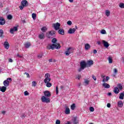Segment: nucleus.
<instances>
[{"instance_id":"1","label":"nucleus","mask_w":124,"mask_h":124,"mask_svg":"<svg viewBox=\"0 0 124 124\" xmlns=\"http://www.w3.org/2000/svg\"><path fill=\"white\" fill-rule=\"evenodd\" d=\"M44 96H43L41 98V101L42 102H45L46 103H50V97L51 96V93L48 91H45L44 92Z\"/></svg>"},{"instance_id":"2","label":"nucleus","mask_w":124,"mask_h":124,"mask_svg":"<svg viewBox=\"0 0 124 124\" xmlns=\"http://www.w3.org/2000/svg\"><path fill=\"white\" fill-rule=\"evenodd\" d=\"M80 67L78 69V72H81L82 70H84L86 67H87V62L85 61H82L80 63Z\"/></svg>"},{"instance_id":"3","label":"nucleus","mask_w":124,"mask_h":124,"mask_svg":"<svg viewBox=\"0 0 124 124\" xmlns=\"http://www.w3.org/2000/svg\"><path fill=\"white\" fill-rule=\"evenodd\" d=\"M12 79L10 78H8L7 79L3 81V84L4 85V86L7 88V87L9 86V83H10V82H12Z\"/></svg>"},{"instance_id":"4","label":"nucleus","mask_w":124,"mask_h":124,"mask_svg":"<svg viewBox=\"0 0 124 124\" xmlns=\"http://www.w3.org/2000/svg\"><path fill=\"white\" fill-rule=\"evenodd\" d=\"M56 35V32L54 31H49L48 34H47L48 38H54Z\"/></svg>"},{"instance_id":"5","label":"nucleus","mask_w":124,"mask_h":124,"mask_svg":"<svg viewBox=\"0 0 124 124\" xmlns=\"http://www.w3.org/2000/svg\"><path fill=\"white\" fill-rule=\"evenodd\" d=\"M50 75L49 74H46L45 76V79H44V81L45 83H48L51 81V78H50Z\"/></svg>"},{"instance_id":"6","label":"nucleus","mask_w":124,"mask_h":124,"mask_svg":"<svg viewBox=\"0 0 124 124\" xmlns=\"http://www.w3.org/2000/svg\"><path fill=\"white\" fill-rule=\"evenodd\" d=\"M72 53H73V48L71 47H69L67 51L65 52L66 56H69V55Z\"/></svg>"},{"instance_id":"7","label":"nucleus","mask_w":124,"mask_h":124,"mask_svg":"<svg viewBox=\"0 0 124 124\" xmlns=\"http://www.w3.org/2000/svg\"><path fill=\"white\" fill-rule=\"evenodd\" d=\"M60 27H61V24L59 22L53 24V28L55 29V31L60 30Z\"/></svg>"},{"instance_id":"8","label":"nucleus","mask_w":124,"mask_h":124,"mask_svg":"<svg viewBox=\"0 0 124 124\" xmlns=\"http://www.w3.org/2000/svg\"><path fill=\"white\" fill-rule=\"evenodd\" d=\"M86 64L87 65V67H91L93 64V60H90L87 61Z\"/></svg>"},{"instance_id":"9","label":"nucleus","mask_w":124,"mask_h":124,"mask_svg":"<svg viewBox=\"0 0 124 124\" xmlns=\"http://www.w3.org/2000/svg\"><path fill=\"white\" fill-rule=\"evenodd\" d=\"M18 31V28L17 27H14L13 28H12L10 30V32L13 34L14 33V31Z\"/></svg>"},{"instance_id":"10","label":"nucleus","mask_w":124,"mask_h":124,"mask_svg":"<svg viewBox=\"0 0 124 124\" xmlns=\"http://www.w3.org/2000/svg\"><path fill=\"white\" fill-rule=\"evenodd\" d=\"M4 47L5 49H6L7 50H8V49H9L10 46L8 42L5 41L4 42Z\"/></svg>"},{"instance_id":"11","label":"nucleus","mask_w":124,"mask_h":124,"mask_svg":"<svg viewBox=\"0 0 124 124\" xmlns=\"http://www.w3.org/2000/svg\"><path fill=\"white\" fill-rule=\"evenodd\" d=\"M56 47V45L55 44H52V45H49L47 46V49H51L52 50H54Z\"/></svg>"},{"instance_id":"12","label":"nucleus","mask_w":124,"mask_h":124,"mask_svg":"<svg viewBox=\"0 0 124 124\" xmlns=\"http://www.w3.org/2000/svg\"><path fill=\"white\" fill-rule=\"evenodd\" d=\"M102 42L104 47H105L106 48H108V47H109V45L108 42H106L105 40H102Z\"/></svg>"},{"instance_id":"13","label":"nucleus","mask_w":124,"mask_h":124,"mask_svg":"<svg viewBox=\"0 0 124 124\" xmlns=\"http://www.w3.org/2000/svg\"><path fill=\"white\" fill-rule=\"evenodd\" d=\"M5 24V20L2 17H0V25L2 26Z\"/></svg>"},{"instance_id":"14","label":"nucleus","mask_w":124,"mask_h":124,"mask_svg":"<svg viewBox=\"0 0 124 124\" xmlns=\"http://www.w3.org/2000/svg\"><path fill=\"white\" fill-rule=\"evenodd\" d=\"M7 88L5 86H0V91L2 93H5Z\"/></svg>"},{"instance_id":"15","label":"nucleus","mask_w":124,"mask_h":124,"mask_svg":"<svg viewBox=\"0 0 124 124\" xmlns=\"http://www.w3.org/2000/svg\"><path fill=\"white\" fill-rule=\"evenodd\" d=\"M38 37L40 39H44L45 38V34L42 32L39 34Z\"/></svg>"},{"instance_id":"16","label":"nucleus","mask_w":124,"mask_h":124,"mask_svg":"<svg viewBox=\"0 0 124 124\" xmlns=\"http://www.w3.org/2000/svg\"><path fill=\"white\" fill-rule=\"evenodd\" d=\"M76 31V29H75V28L73 29H70L68 31V33H69L70 34H72V33H74Z\"/></svg>"},{"instance_id":"17","label":"nucleus","mask_w":124,"mask_h":124,"mask_svg":"<svg viewBox=\"0 0 124 124\" xmlns=\"http://www.w3.org/2000/svg\"><path fill=\"white\" fill-rule=\"evenodd\" d=\"M21 5H22L24 7L28 6V1L26 0H23L21 1Z\"/></svg>"},{"instance_id":"18","label":"nucleus","mask_w":124,"mask_h":124,"mask_svg":"<svg viewBox=\"0 0 124 124\" xmlns=\"http://www.w3.org/2000/svg\"><path fill=\"white\" fill-rule=\"evenodd\" d=\"M65 113L66 115H69L70 114V109L67 107H65Z\"/></svg>"},{"instance_id":"19","label":"nucleus","mask_w":124,"mask_h":124,"mask_svg":"<svg viewBox=\"0 0 124 124\" xmlns=\"http://www.w3.org/2000/svg\"><path fill=\"white\" fill-rule=\"evenodd\" d=\"M102 86L105 88V89H109L110 88V85L106 83H103Z\"/></svg>"},{"instance_id":"20","label":"nucleus","mask_w":124,"mask_h":124,"mask_svg":"<svg viewBox=\"0 0 124 124\" xmlns=\"http://www.w3.org/2000/svg\"><path fill=\"white\" fill-rule=\"evenodd\" d=\"M73 122L74 124H79V121H78V119H77V117H75L73 119Z\"/></svg>"},{"instance_id":"21","label":"nucleus","mask_w":124,"mask_h":124,"mask_svg":"<svg viewBox=\"0 0 124 124\" xmlns=\"http://www.w3.org/2000/svg\"><path fill=\"white\" fill-rule=\"evenodd\" d=\"M118 107H120V108H122L123 106H124V104L123 103V101H119L117 103Z\"/></svg>"},{"instance_id":"22","label":"nucleus","mask_w":124,"mask_h":124,"mask_svg":"<svg viewBox=\"0 0 124 124\" xmlns=\"http://www.w3.org/2000/svg\"><path fill=\"white\" fill-rule=\"evenodd\" d=\"M113 92L114 93H116L117 94L120 93V90H119V88L115 87L114 88Z\"/></svg>"},{"instance_id":"23","label":"nucleus","mask_w":124,"mask_h":124,"mask_svg":"<svg viewBox=\"0 0 124 124\" xmlns=\"http://www.w3.org/2000/svg\"><path fill=\"white\" fill-rule=\"evenodd\" d=\"M124 92L121 93L119 95V99H124Z\"/></svg>"},{"instance_id":"24","label":"nucleus","mask_w":124,"mask_h":124,"mask_svg":"<svg viewBox=\"0 0 124 124\" xmlns=\"http://www.w3.org/2000/svg\"><path fill=\"white\" fill-rule=\"evenodd\" d=\"M91 48V46L89 44H85V50H89Z\"/></svg>"},{"instance_id":"25","label":"nucleus","mask_w":124,"mask_h":124,"mask_svg":"<svg viewBox=\"0 0 124 124\" xmlns=\"http://www.w3.org/2000/svg\"><path fill=\"white\" fill-rule=\"evenodd\" d=\"M58 32L60 34H62V35H63L64 34V31L63 30V29L59 30Z\"/></svg>"},{"instance_id":"26","label":"nucleus","mask_w":124,"mask_h":124,"mask_svg":"<svg viewBox=\"0 0 124 124\" xmlns=\"http://www.w3.org/2000/svg\"><path fill=\"white\" fill-rule=\"evenodd\" d=\"M24 46L25 48H30L31 46V43H25L24 44Z\"/></svg>"},{"instance_id":"27","label":"nucleus","mask_w":124,"mask_h":124,"mask_svg":"<svg viewBox=\"0 0 124 124\" xmlns=\"http://www.w3.org/2000/svg\"><path fill=\"white\" fill-rule=\"evenodd\" d=\"M108 61L109 63H113V59H112V57H109L108 58Z\"/></svg>"},{"instance_id":"28","label":"nucleus","mask_w":124,"mask_h":124,"mask_svg":"<svg viewBox=\"0 0 124 124\" xmlns=\"http://www.w3.org/2000/svg\"><path fill=\"white\" fill-rule=\"evenodd\" d=\"M45 84H46V86L47 88H50V87H52V84L50 82H45Z\"/></svg>"},{"instance_id":"29","label":"nucleus","mask_w":124,"mask_h":124,"mask_svg":"<svg viewBox=\"0 0 124 124\" xmlns=\"http://www.w3.org/2000/svg\"><path fill=\"white\" fill-rule=\"evenodd\" d=\"M41 31L43 32H46L47 31V28L46 27H43L41 28Z\"/></svg>"},{"instance_id":"30","label":"nucleus","mask_w":124,"mask_h":124,"mask_svg":"<svg viewBox=\"0 0 124 124\" xmlns=\"http://www.w3.org/2000/svg\"><path fill=\"white\" fill-rule=\"evenodd\" d=\"M7 18L8 20H12L13 16L11 15H8L7 16Z\"/></svg>"},{"instance_id":"31","label":"nucleus","mask_w":124,"mask_h":124,"mask_svg":"<svg viewBox=\"0 0 124 124\" xmlns=\"http://www.w3.org/2000/svg\"><path fill=\"white\" fill-rule=\"evenodd\" d=\"M76 108V105H75V104H73L71 106V109L72 110H74L75 109V108Z\"/></svg>"},{"instance_id":"32","label":"nucleus","mask_w":124,"mask_h":124,"mask_svg":"<svg viewBox=\"0 0 124 124\" xmlns=\"http://www.w3.org/2000/svg\"><path fill=\"white\" fill-rule=\"evenodd\" d=\"M90 83V81L87 79H84V84L85 85H89V83Z\"/></svg>"},{"instance_id":"33","label":"nucleus","mask_w":124,"mask_h":124,"mask_svg":"<svg viewBox=\"0 0 124 124\" xmlns=\"http://www.w3.org/2000/svg\"><path fill=\"white\" fill-rule=\"evenodd\" d=\"M55 48V49H60V48H61V46L60 45V44H56Z\"/></svg>"},{"instance_id":"34","label":"nucleus","mask_w":124,"mask_h":124,"mask_svg":"<svg viewBox=\"0 0 124 124\" xmlns=\"http://www.w3.org/2000/svg\"><path fill=\"white\" fill-rule=\"evenodd\" d=\"M57 40L55 38H54L52 39L51 42H52V43H53L54 44H56V43H57Z\"/></svg>"},{"instance_id":"35","label":"nucleus","mask_w":124,"mask_h":124,"mask_svg":"<svg viewBox=\"0 0 124 124\" xmlns=\"http://www.w3.org/2000/svg\"><path fill=\"white\" fill-rule=\"evenodd\" d=\"M117 88H118L119 90H123V86H122V84H118L117 85Z\"/></svg>"},{"instance_id":"36","label":"nucleus","mask_w":124,"mask_h":124,"mask_svg":"<svg viewBox=\"0 0 124 124\" xmlns=\"http://www.w3.org/2000/svg\"><path fill=\"white\" fill-rule=\"evenodd\" d=\"M3 30H0V37H2V36H3Z\"/></svg>"},{"instance_id":"37","label":"nucleus","mask_w":124,"mask_h":124,"mask_svg":"<svg viewBox=\"0 0 124 124\" xmlns=\"http://www.w3.org/2000/svg\"><path fill=\"white\" fill-rule=\"evenodd\" d=\"M32 18L33 20H35V19H36V14L33 13L32 14Z\"/></svg>"},{"instance_id":"38","label":"nucleus","mask_w":124,"mask_h":124,"mask_svg":"<svg viewBox=\"0 0 124 124\" xmlns=\"http://www.w3.org/2000/svg\"><path fill=\"white\" fill-rule=\"evenodd\" d=\"M119 7H120V8H124V3H120L119 4Z\"/></svg>"},{"instance_id":"39","label":"nucleus","mask_w":124,"mask_h":124,"mask_svg":"<svg viewBox=\"0 0 124 124\" xmlns=\"http://www.w3.org/2000/svg\"><path fill=\"white\" fill-rule=\"evenodd\" d=\"M106 15L108 16H110V11H109L108 10H107L106 12Z\"/></svg>"},{"instance_id":"40","label":"nucleus","mask_w":124,"mask_h":124,"mask_svg":"<svg viewBox=\"0 0 124 124\" xmlns=\"http://www.w3.org/2000/svg\"><path fill=\"white\" fill-rule=\"evenodd\" d=\"M101 33H102V34H106V31H105V30H102L101 31Z\"/></svg>"},{"instance_id":"41","label":"nucleus","mask_w":124,"mask_h":124,"mask_svg":"<svg viewBox=\"0 0 124 124\" xmlns=\"http://www.w3.org/2000/svg\"><path fill=\"white\" fill-rule=\"evenodd\" d=\"M89 109L91 112H93V111H94V108L93 107H90Z\"/></svg>"},{"instance_id":"42","label":"nucleus","mask_w":124,"mask_h":124,"mask_svg":"<svg viewBox=\"0 0 124 124\" xmlns=\"http://www.w3.org/2000/svg\"><path fill=\"white\" fill-rule=\"evenodd\" d=\"M67 25H68L69 26H71V25H72V22H71V21L69 20L67 22Z\"/></svg>"},{"instance_id":"43","label":"nucleus","mask_w":124,"mask_h":124,"mask_svg":"<svg viewBox=\"0 0 124 124\" xmlns=\"http://www.w3.org/2000/svg\"><path fill=\"white\" fill-rule=\"evenodd\" d=\"M32 87H35L36 86V82L35 81L32 82Z\"/></svg>"},{"instance_id":"44","label":"nucleus","mask_w":124,"mask_h":124,"mask_svg":"<svg viewBox=\"0 0 124 124\" xmlns=\"http://www.w3.org/2000/svg\"><path fill=\"white\" fill-rule=\"evenodd\" d=\"M113 72L114 74H117V73L118 72V70L116 68H114L113 69Z\"/></svg>"},{"instance_id":"45","label":"nucleus","mask_w":124,"mask_h":124,"mask_svg":"<svg viewBox=\"0 0 124 124\" xmlns=\"http://www.w3.org/2000/svg\"><path fill=\"white\" fill-rule=\"evenodd\" d=\"M43 56V54H39L38 55V59H41L42 58V56Z\"/></svg>"},{"instance_id":"46","label":"nucleus","mask_w":124,"mask_h":124,"mask_svg":"<svg viewBox=\"0 0 124 124\" xmlns=\"http://www.w3.org/2000/svg\"><path fill=\"white\" fill-rule=\"evenodd\" d=\"M92 78L94 79V81H96V77L94 75H92Z\"/></svg>"},{"instance_id":"47","label":"nucleus","mask_w":124,"mask_h":124,"mask_svg":"<svg viewBox=\"0 0 124 124\" xmlns=\"http://www.w3.org/2000/svg\"><path fill=\"white\" fill-rule=\"evenodd\" d=\"M56 94H59V88H58V86L56 87Z\"/></svg>"},{"instance_id":"48","label":"nucleus","mask_w":124,"mask_h":124,"mask_svg":"<svg viewBox=\"0 0 124 124\" xmlns=\"http://www.w3.org/2000/svg\"><path fill=\"white\" fill-rule=\"evenodd\" d=\"M56 124H61V121L59 120H57L56 122Z\"/></svg>"},{"instance_id":"49","label":"nucleus","mask_w":124,"mask_h":124,"mask_svg":"<svg viewBox=\"0 0 124 124\" xmlns=\"http://www.w3.org/2000/svg\"><path fill=\"white\" fill-rule=\"evenodd\" d=\"M24 7H25L22 5H21V6H19V8H20V10H23V8H24Z\"/></svg>"},{"instance_id":"50","label":"nucleus","mask_w":124,"mask_h":124,"mask_svg":"<svg viewBox=\"0 0 124 124\" xmlns=\"http://www.w3.org/2000/svg\"><path fill=\"white\" fill-rule=\"evenodd\" d=\"M24 95H29V92H28V91H25L24 92Z\"/></svg>"},{"instance_id":"51","label":"nucleus","mask_w":124,"mask_h":124,"mask_svg":"<svg viewBox=\"0 0 124 124\" xmlns=\"http://www.w3.org/2000/svg\"><path fill=\"white\" fill-rule=\"evenodd\" d=\"M25 74H26L27 75V78H30V74H29V73L26 72V73H25Z\"/></svg>"},{"instance_id":"52","label":"nucleus","mask_w":124,"mask_h":124,"mask_svg":"<svg viewBox=\"0 0 124 124\" xmlns=\"http://www.w3.org/2000/svg\"><path fill=\"white\" fill-rule=\"evenodd\" d=\"M110 79V77H107L106 78V82H108V80Z\"/></svg>"},{"instance_id":"53","label":"nucleus","mask_w":124,"mask_h":124,"mask_svg":"<svg viewBox=\"0 0 124 124\" xmlns=\"http://www.w3.org/2000/svg\"><path fill=\"white\" fill-rule=\"evenodd\" d=\"M107 107H108V108H110V107H111V104L108 103V104H107Z\"/></svg>"},{"instance_id":"54","label":"nucleus","mask_w":124,"mask_h":124,"mask_svg":"<svg viewBox=\"0 0 124 124\" xmlns=\"http://www.w3.org/2000/svg\"><path fill=\"white\" fill-rule=\"evenodd\" d=\"M93 54H96V53H97V51L96 50V49H94L93 51Z\"/></svg>"},{"instance_id":"55","label":"nucleus","mask_w":124,"mask_h":124,"mask_svg":"<svg viewBox=\"0 0 124 124\" xmlns=\"http://www.w3.org/2000/svg\"><path fill=\"white\" fill-rule=\"evenodd\" d=\"M9 62H13V60H12V59L11 58H10L9 59Z\"/></svg>"},{"instance_id":"56","label":"nucleus","mask_w":124,"mask_h":124,"mask_svg":"<svg viewBox=\"0 0 124 124\" xmlns=\"http://www.w3.org/2000/svg\"><path fill=\"white\" fill-rule=\"evenodd\" d=\"M97 44H98V45H100L101 44V43L100 42V41H98L97 42Z\"/></svg>"},{"instance_id":"57","label":"nucleus","mask_w":124,"mask_h":124,"mask_svg":"<svg viewBox=\"0 0 124 124\" xmlns=\"http://www.w3.org/2000/svg\"><path fill=\"white\" fill-rule=\"evenodd\" d=\"M102 82H103V83H105V82H106V79H105V78H103Z\"/></svg>"},{"instance_id":"58","label":"nucleus","mask_w":124,"mask_h":124,"mask_svg":"<svg viewBox=\"0 0 124 124\" xmlns=\"http://www.w3.org/2000/svg\"><path fill=\"white\" fill-rule=\"evenodd\" d=\"M60 89H61V90H63V89H64V87H63V86H61L60 87Z\"/></svg>"},{"instance_id":"59","label":"nucleus","mask_w":124,"mask_h":124,"mask_svg":"<svg viewBox=\"0 0 124 124\" xmlns=\"http://www.w3.org/2000/svg\"><path fill=\"white\" fill-rule=\"evenodd\" d=\"M49 62H53V59H51L48 60Z\"/></svg>"},{"instance_id":"60","label":"nucleus","mask_w":124,"mask_h":124,"mask_svg":"<svg viewBox=\"0 0 124 124\" xmlns=\"http://www.w3.org/2000/svg\"><path fill=\"white\" fill-rule=\"evenodd\" d=\"M16 56L18 57V58H22V56L20 55L19 54H17Z\"/></svg>"},{"instance_id":"61","label":"nucleus","mask_w":124,"mask_h":124,"mask_svg":"<svg viewBox=\"0 0 124 124\" xmlns=\"http://www.w3.org/2000/svg\"><path fill=\"white\" fill-rule=\"evenodd\" d=\"M101 78H105V76L102 75L101 76Z\"/></svg>"},{"instance_id":"62","label":"nucleus","mask_w":124,"mask_h":124,"mask_svg":"<svg viewBox=\"0 0 124 124\" xmlns=\"http://www.w3.org/2000/svg\"><path fill=\"white\" fill-rule=\"evenodd\" d=\"M65 124H71V123H70V122L67 121V122L65 123Z\"/></svg>"},{"instance_id":"63","label":"nucleus","mask_w":124,"mask_h":124,"mask_svg":"<svg viewBox=\"0 0 124 124\" xmlns=\"http://www.w3.org/2000/svg\"><path fill=\"white\" fill-rule=\"evenodd\" d=\"M69 2L72 3L74 1V0H69Z\"/></svg>"},{"instance_id":"64","label":"nucleus","mask_w":124,"mask_h":124,"mask_svg":"<svg viewBox=\"0 0 124 124\" xmlns=\"http://www.w3.org/2000/svg\"><path fill=\"white\" fill-rule=\"evenodd\" d=\"M2 114H3V115H4L5 114V111H2Z\"/></svg>"}]
</instances>
